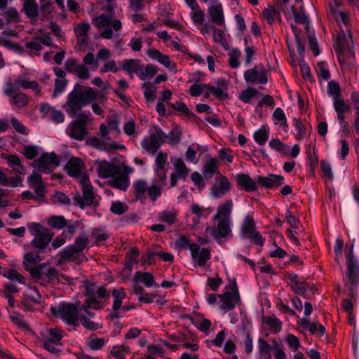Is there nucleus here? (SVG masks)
Returning <instances> with one entry per match:
<instances>
[{"instance_id":"1","label":"nucleus","mask_w":359,"mask_h":359,"mask_svg":"<svg viewBox=\"0 0 359 359\" xmlns=\"http://www.w3.org/2000/svg\"><path fill=\"white\" fill-rule=\"evenodd\" d=\"M97 91L90 87H83L77 83L69 93L63 108L67 114L72 117H76L74 121L86 128L88 121V116L81 111L83 107L91 103L97 97Z\"/></svg>"},{"instance_id":"2","label":"nucleus","mask_w":359,"mask_h":359,"mask_svg":"<svg viewBox=\"0 0 359 359\" xmlns=\"http://www.w3.org/2000/svg\"><path fill=\"white\" fill-rule=\"evenodd\" d=\"M353 250V243H352L349 250L346 252L348 282L345 284V286L348 288V295L355 298L358 294L355 287L359 285V265L358 261L354 258Z\"/></svg>"},{"instance_id":"3","label":"nucleus","mask_w":359,"mask_h":359,"mask_svg":"<svg viewBox=\"0 0 359 359\" xmlns=\"http://www.w3.org/2000/svg\"><path fill=\"white\" fill-rule=\"evenodd\" d=\"M50 311L55 317L61 318L68 325H78L79 309L72 303L62 302L58 306H52Z\"/></svg>"},{"instance_id":"4","label":"nucleus","mask_w":359,"mask_h":359,"mask_svg":"<svg viewBox=\"0 0 359 359\" xmlns=\"http://www.w3.org/2000/svg\"><path fill=\"white\" fill-rule=\"evenodd\" d=\"M165 141L166 134L159 126H155L152 130H149V137L144 138L141 144L143 149L151 154H155Z\"/></svg>"},{"instance_id":"5","label":"nucleus","mask_w":359,"mask_h":359,"mask_svg":"<svg viewBox=\"0 0 359 359\" xmlns=\"http://www.w3.org/2000/svg\"><path fill=\"white\" fill-rule=\"evenodd\" d=\"M85 295L86 296V303L88 304V306L98 310L103 307L101 305L100 299L109 298L110 292L104 286L92 284L86 287Z\"/></svg>"},{"instance_id":"6","label":"nucleus","mask_w":359,"mask_h":359,"mask_svg":"<svg viewBox=\"0 0 359 359\" xmlns=\"http://www.w3.org/2000/svg\"><path fill=\"white\" fill-rule=\"evenodd\" d=\"M59 165L60 158L58 156L53 152H45L34 161L32 166L40 172L48 173Z\"/></svg>"},{"instance_id":"7","label":"nucleus","mask_w":359,"mask_h":359,"mask_svg":"<svg viewBox=\"0 0 359 359\" xmlns=\"http://www.w3.org/2000/svg\"><path fill=\"white\" fill-rule=\"evenodd\" d=\"M191 258L194 262V265L200 267H204L207 262L210 259V250L207 248H201L198 244L192 243L189 245Z\"/></svg>"},{"instance_id":"8","label":"nucleus","mask_w":359,"mask_h":359,"mask_svg":"<svg viewBox=\"0 0 359 359\" xmlns=\"http://www.w3.org/2000/svg\"><path fill=\"white\" fill-rule=\"evenodd\" d=\"M217 222L216 226H208L205 232L210 233L217 241L220 242L222 238H226L230 233V220L229 219H214Z\"/></svg>"},{"instance_id":"9","label":"nucleus","mask_w":359,"mask_h":359,"mask_svg":"<svg viewBox=\"0 0 359 359\" xmlns=\"http://www.w3.org/2000/svg\"><path fill=\"white\" fill-rule=\"evenodd\" d=\"M60 258L58 262L60 264L66 262H72L77 264H79L87 260V258L83 253H79L76 251L72 245H68L64 248L59 252Z\"/></svg>"},{"instance_id":"10","label":"nucleus","mask_w":359,"mask_h":359,"mask_svg":"<svg viewBox=\"0 0 359 359\" xmlns=\"http://www.w3.org/2000/svg\"><path fill=\"white\" fill-rule=\"evenodd\" d=\"M231 184L224 175L216 178L215 183L210 188V193L214 198H220L225 196L231 189Z\"/></svg>"},{"instance_id":"11","label":"nucleus","mask_w":359,"mask_h":359,"mask_svg":"<svg viewBox=\"0 0 359 359\" xmlns=\"http://www.w3.org/2000/svg\"><path fill=\"white\" fill-rule=\"evenodd\" d=\"M29 186L34 189L36 193L35 201L41 203L45 197V186L40 175L32 172L27 178Z\"/></svg>"},{"instance_id":"12","label":"nucleus","mask_w":359,"mask_h":359,"mask_svg":"<svg viewBox=\"0 0 359 359\" xmlns=\"http://www.w3.org/2000/svg\"><path fill=\"white\" fill-rule=\"evenodd\" d=\"M29 186L34 189L36 193L35 201L41 203L45 197V186L40 175L32 172L27 178Z\"/></svg>"},{"instance_id":"13","label":"nucleus","mask_w":359,"mask_h":359,"mask_svg":"<svg viewBox=\"0 0 359 359\" xmlns=\"http://www.w3.org/2000/svg\"><path fill=\"white\" fill-rule=\"evenodd\" d=\"M96 171L98 176L101 178L106 179L114 177L120 172L119 167L107 161H100L96 162Z\"/></svg>"},{"instance_id":"14","label":"nucleus","mask_w":359,"mask_h":359,"mask_svg":"<svg viewBox=\"0 0 359 359\" xmlns=\"http://www.w3.org/2000/svg\"><path fill=\"white\" fill-rule=\"evenodd\" d=\"M335 43L337 44L336 52L337 53L338 60L340 63H344L346 58L353 57V53L349 48L348 44L346 42L344 34V36L339 35L336 39Z\"/></svg>"},{"instance_id":"15","label":"nucleus","mask_w":359,"mask_h":359,"mask_svg":"<svg viewBox=\"0 0 359 359\" xmlns=\"http://www.w3.org/2000/svg\"><path fill=\"white\" fill-rule=\"evenodd\" d=\"M88 143L92 147L101 151H111L124 148L123 145L119 144L114 141H107L102 138L100 139L97 137H93L88 139Z\"/></svg>"},{"instance_id":"16","label":"nucleus","mask_w":359,"mask_h":359,"mask_svg":"<svg viewBox=\"0 0 359 359\" xmlns=\"http://www.w3.org/2000/svg\"><path fill=\"white\" fill-rule=\"evenodd\" d=\"M248 240L251 243L259 247H262L265 241L257 229L255 222L252 216L250 215H248Z\"/></svg>"},{"instance_id":"17","label":"nucleus","mask_w":359,"mask_h":359,"mask_svg":"<svg viewBox=\"0 0 359 359\" xmlns=\"http://www.w3.org/2000/svg\"><path fill=\"white\" fill-rule=\"evenodd\" d=\"M53 233L49 230L34 237V238L31 241L30 245L37 250V252H43L53 239Z\"/></svg>"},{"instance_id":"18","label":"nucleus","mask_w":359,"mask_h":359,"mask_svg":"<svg viewBox=\"0 0 359 359\" xmlns=\"http://www.w3.org/2000/svg\"><path fill=\"white\" fill-rule=\"evenodd\" d=\"M248 82L265 84L267 82L265 69L262 64L255 65L248 69Z\"/></svg>"},{"instance_id":"19","label":"nucleus","mask_w":359,"mask_h":359,"mask_svg":"<svg viewBox=\"0 0 359 359\" xmlns=\"http://www.w3.org/2000/svg\"><path fill=\"white\" fill-rule=\"evenodd\" d=\"M208 13L212 22L217 25L224 24V16L222 4L217 1H212L211 6L208 9Z\"/></svg>"},{"instance_id":"20","label":"nucleus","mask_w":359,"mask_h":359,"mask_svg":"<svg viewBox=\"0 0 359 359\" xmlns=\"http://www.w3.org/2000/svg\"><path fill=\"white\" fill-rule=\"evenodd\" d=\"M218 297L220 298V308L226 311L232 309L236 303L238 301V292L233 291L226 292L224 294H218Z\"/></svg>"},{"instance_id":"21","label":"nucleus","mask_w":359,"mask_h":359,"mask_svg":"<svg viewBox=\"0 0 359 359\" xmlns=\"http://www.w3.org/2000/svg\"><path fill=\"white\" fill-rule=\"evenodd\" d=\"M257 182L265 188L272 189L282 185L284 177L280 175L269 174L267 177L259 176Z\"/></svg>"},{"instance_id":"22","label":"nucleus","mask_w":359,"mask_h":359,"mask_svg":"<svg viewBox=\"0 0 359 359\" xmlns=\"http://www.w3.org/2000/svg\"><path fill=\"white\" fill-rule=\"evenodd\" d=\"M82 196H76L74 197V204L81 208L86 206H90L93 203L94 194L93 187L82 189Z\"/></svg>"},{"instance_id":"23","label":"nucleus","mask_w":359,"mask_h":359,"mask_svg":"<svg viewBox=\"0 0 359 359\" xmlns=\"http://www.w3.org/2000/svg\"><path fill=\"white\" fill-rule=\"evenodd\" d=\"M67 134L72 139L83 140L87 135L86 128L78 124L77 122L72 121L66 129Z\"/></svg>"},{"instance_id":"24","label":"nucleus","mask_w":359,"mask_h":359,"mask_svg":"<svg viewBox=\"0 0 359 359\" xmlns=\"http://www.w3.org/2000/svg\"><path fill=\"white\" fill-rule=\"evenodd\" d=\"M84 163L81 158L72 157L65 165L67 174L72 177H79Z\"/></svg>"},{"instance_id":"25","label":"nucleus","mask_w":359,"mask_h":359,"mask_svg":"<svg viewBox=\"0 0 359 359\" xmlns=\"http://www.w3.org/2000/svg\"><path fill=\"white\" fill-rule=\"evenodd\" d=\"M147 55L153 60H157L159 63L162 64L170 69H173L175 67V65L170 61L169 56L163 54L157 49H149L147 50Z\"/></svg>"},{"instance_id":"26","label":"nucleus","mask_w":359,"mask_h":359,"mask_svg":"<svg viewBox=\"0 0 359 359\" xmlns=\"http://www.w3.org/2000/svg\"><path fill=\"white\" fill-rule=\"evenodd\" d=\"M90 29V24L87 22L79 24L74 29V33L77 37L78 43L83 46H87L88 32Z\"/></svg>"},{"instance_id":"27","label":"nucleus","mask_w":359,"mask_h":359,"mask_svg":"<svg viewBox=\"0 0 359 359\" xmlns=\"http://www.w3.org/2000/svg\"><path fill=\"white\" fill-rule=\"evenodd\" d=\"M140 60L137 59L125 60L122 63V69L126 72L131 78H133V73L142 75Z\"/></svg>"},{"instance_id":"28","label":"nucleus","mask_w":359,"mask_h":359,"mask_svg":"<svg viewBox=\"0 0 359 359\" xmlns=\"http://www.w3.org/2000/svg\"><path fill=\"white\" fill-rule=\"evenodd\" d=\"M218 171V161L216 158L207 160L202 168V174L205 179H211Z\"/></svg>"},{"instance_id":"29","label":"nucleus","mask_w":359,"mask_h":359,"mask_svg":"<svg viewBox=\"0 0 359 359\" xmlns=\"http://www.w3.org/2000/svg\"><path fill=\"white\" fill-rule=\"evenodd\" d=\"M4 158L13 170L19 175H25V167L22 164L20 158L17 155H6Z\"/></svg>"},{"instance_id":"30","label":"nucleus","mask_w":359,"mask_h":359,"mask_svg":"<svg viewBox=\"0 0 359 359\" xmlns=\"http://www.w3.org/2000/svg\"><path fill=\"white\" fill-rule=\"evenodd\" d=\"M171 161L175 171L174 174H176L180 179L184 180L188 175L189 169L187 167L184 161L180 158H175Z\"/></svg>"},{"instance_id":"31","label":"nucleus","mask_w":359,"mask_h":359,"mask_svg":"<svg viewBox=\"0 0 359 359\" xmlns=\"http://www.w3.org/2000/svg\"><path fill=\"white\" fill-rule=\"evenodd\" d=\"M232 207V201L231 200L226 201L225 203L218 206L217 213L214 216L213 219H229Z\"/></svg>"},{"instance_id":"32","label":"nucleus","mask_w":359,"mask_h":359,"mask_svg":"<svg viewBox=\"0 0 359 359\" xmlns=\"http://www.w3.org/2000/svg\"><path fill=\"white\" fill-rule=\"evenodd\" d=\"M134 189L136 199H144L146 198L149 186L147 182L143 180H139L134 182Z\"/></svg>"},{"instance_id":"33","label":"nucleus","mask_w":359,"mask_h":359,"mask_svg":"<svg viewBox=\"0 0 359 359\" xmlns=\"http://www.w3.org/2000/svg\"><path fill=\"white\" fill-rule=\"evenodd\" d=\"M177 212L175 210H163L158 214V220L171 226L177 221Z\"/></svg>"},{"instance_id":"34","label":"nucleus","mask_w":359,"mask_h":359,"mask_svg":"<svg viewBox=\"0 0 359 359\" xmlns=\"http://www.w3.org/2000/svg\"><path fill=\"white\" fill-rule=\"evenodd\" d=\"M135 278L136 280L143 283L146 287H158V285L154 283V278L151 273L137 271L135 274Z\"/></svg>"},{"instance_id":"35","label":"nucleus","mask_w":359,"mask_h":359,"mask_svg":"<svg viewBox=\"0 0 359 359\" xmlns=\"http://www.w3.org/2000/svg\"><path fill=\"white\" fill-rule=\"evenodd\" d=\"M18 83L20 84V88L23 89H32L33 91L37 94H41V87L38 84V83L35 81H30L27 78L24 76H18Z\"/></svg>"},{"instance_id":"36","label":"nucleus","mask_w":359,"mask_h":359,"mask_svg":"<svg viewBox=\"0 0 359 359\" xmlns=\"http://www.w3.org/2000/svg\"><path fill=\"white\" fill-rule=\"evenodd\" d=\"M23 8L30 18H35L39 15V7L35 0H24Z\"/></svg>"},{"instance_id":"37","label":"nucleus","mask_w":359,"mask_h":359,"mask_svg":"<svg viewBox=\"0 0 359 359\" xmlns=\"http://www.w3.org/2000/svg\"><path fill=\"white\" fill-rule=\"evenodd\" d=\"M109 184L114 188L126 191L129 187L130 182L128 176L121 175L114 177L109 182Z\"/></svg>"},{"instance_id":"38","label":"nucleus","mask_w":359,"mask_h":359,"mask_svg":"<svg viewBox=\"0 0 359 359\" xmlns=\"http://www.w3.org/2000/svg\"><path fill=\"white\" fill-rule=\"evenodd\" d=\"M1 274L11 280H15L20 284H25V278L13 269H4Z\"/></svg>"},{"instance_id":"39","label":"nucleus","mask_w":359,"mask_h":359,"mask_svg":"<svg viewBox=\"0 0 359 359\" xmlns=\"http://www.w3.org/2000/svg\"><path fill=\"white\" fill-rule=\"evenodd\" d=\"M114 298L113 309H121L123 299L126 298V294L122 287L114 289L111 292Z\"/></svg>"},{"instance_id":"40","label":"nucleus","mask_w":359,"mask_h":359,"mask_svg":"<svg viewBox=\"0 0 359 359\" xmlns=\"http://www.w3.org/2000/svg\"><path fill=\"white\" fill-rule=\"evenodd\" d=\"M262 15L264 20H266L268 23L271 25L273 22L275 18H280V9L278 7H269L263 11Z\"/></svg>"},{"instance_id":"41","label":"nucleus","mask_w":359,"mask_h":359,"mask_svg":"<svg viewBox=\"0 0 359 359\" xmlns=\"http://www.w3.org/2000/svg\"><path fill=\"white\" fill-rule=\"evenodd\" d=\"M90 241L86 234H81L76 238L74 242L71 245L79 253H82L83 250L89 245Z\"/></svg>"},{"instance_id":"42","label":"nucleus","mask_w":359,"mask_h":359,"mask_svg":"<svg viewBox=\"0 0 359 359\" xmlns=\"http://www.w3.org/2000/svg\"><path fill=\"white\" fill-rule=\"evenodd\" d=\"M20 89V84L18 83V76L13 79H8L5 88L4 89V93L7 96H11L15 92Z\"/></svg>"},{"instance_id":"43","label":"nucleus","mask_w":359,"mask_h":359,"mask_svg":"<svg viewBox=\"0 0 359 359\" xmlns=\"http://www.w3.org/2000/svg\"><path fill=\"white\" fill-rule=\"evenodd\" d=\"M41 261V258L39 252H27L23 257V265L26 268L27 266H33Z\"/></svg>"},{"instance_id":"44","label":"nucleus","mask_w":359,"mask_h":359,"mask_svg":"<svg viewBox=\"0 0 359 359\" xmlns=\"http://www.w3.org/2000/svg\"><path fill=\"white\" fill-rule=\"evenodd\" d=\"M10 102L16 107H24L28 104L29 97L25 93H17L13 95Z\"/></svg>"},{"instance_id":"45","label":"nucleus","mask_w":359,"mask_h":359,"mask_svg":"<svg viewBox=\"0 0 359 359\" xmlns=\"http://www.w3.org/2000/svg\"><path fill=\"white\" fill-rule=\"evenodd\" d=\"M298 9H299V11L295 8L294 6H291V11L295 22L302 25H307L308 18L304 13L303 6L301 5Z\"/></svg>"},{"instance_id":"46","label":"nucleus","mask_w":359,"mask_h":359,"mask_svg":"<svg viewBox=\"0 0 359 359\" xmlns=\"http://www.w3.org/2000/svg\"><path fill=\"white\" fill-rule=\"evenodd\" d=\"M67 219L63 216H52L48 220V224L53 228L62 229L67 226Z\"/></svg>"},{"instance_id":"47","label":"nucleus","mask_w":359,"mask_h":359,"mask_svg":"<svg viewBox=\"0 0 359 359\" xmlns=\"http://www.w3.org/2000/svg\"><path fill=\"white\" fill-rule=\"evenodd\" d=\"M269 146L271 149L280 152L285 155H287L290 151L289 146L283 143L279 139H272L269 142Z\"/></svg>"},{"instance_id":"48","label":"nucleus","mask_w":359,"mask_h":359,"mask_svg":"<svg viewBox=\"0 0 359 359\" xmlns=\"http://www.w3.org/2000/svg\"><path fill=\"white\" fill-rule=\"evenodd\" d=\"M141 72L142 74H138V77L142 80H146L153 77L157 73V68L152 65H147L145 67L142 65Z\"/></svg>"},{"instance_id":"49","label":"nucleus","mask_w":359,"mask_h":359,"mask_svg":"<svg viewBox=\"0 0 359 359\" xmlns=\"http://www.w3.org/2000/svg\"><path fill=\"white\" fill-rule=\"evenodd\" d=\"M83 327L89 330L95 331L102 327V324L91 321L88 317L80 313L79 316Z\"/></svg>"},{"instance_id":"50","label":"nucleus","mask_w":359,"mask_h":359,"mask_svg":"<svg viewBox=\"0 0 359 359\" xmlns=\"http://www.w3.org/2000/svg\"><path fill=\"white\" fill-rule=\"evenodd\" d=\"M333 105L336 113H346L350 110V106L346 104L341 97H333Z\"/></svg>"},{"instance_id":"51","label":"nucleus","mask_w":359,"mask_h":359,"mask_svg":"<svg viewBox=\"0 0 359 359\" xmlns=\"http://www.w3.org/2000/svg\"><path fill=\"white\" fill-rule=\"evenodd\" d=\"M263 320L265 324L267 325L275 333H277L280 330L282 323L277 318L269 316L264 318Z\"/></svg>"},{"instance_id":"52","label":"nucleus","mask_w":359,"mask_h":359,"mask_svg":"<svg viewBox=\"0 0 359 359\" xmlns=\"http://www.w3.org/2000/svg\"><path fill=\"white\" fill-rule=\"evenodd\" d=\"M253 137L258 144L263 145L268 140L269 134L266 128L264 126H262L260 129H259L254 133Z\"/></svg>"},{"instance_id":"53","label":"nucleus","mask_w":359,"mask_h":359,"mask_svg":"<svg viewBox=\"0 0 359 359\" xmlns=\"http://www.w3.org/2000/svg\"><path fill=\"white\" fill-rule=\"evenodd\" d=\"M49 334V337L43 339V341H49L53 344H60L62 338L61 331L57 328H53L50 330Z\"/></svg>"},{"instance_id":"54","label":"nucleus","mask_w":359,"mask_h":359,"mask_svg":"<svg viewBox=\"0 0 359 359\" xmlns=\"http://www.w3.org/2000/svg\"><path fill=\"white\" fill-rule=\"evenodd\" d=\"M27 227L31 234L34 237L49 231V229L44 228L41 224L36 222L28 223Z\"/></svg>"},{"instance_id":"55","label":"nucleus","mask_w":359,"mask_h":359,"mask_svg":"<svg viewBox=\"0 0 359 359\" xmlns=\"http://www.w3.org/2000/svg\"><path fill=\"white\" fill-rule=\"evenodd\" d=\"M182 131L179 128H175L169 132V133L166 134V140H169L170 144L172 145H177L181 140L182 138Z\"/></svg>"},{"instance_id":"56","label":"nucleus","mask_w":359,"mask_h":359,"mask_svg":"<svg viewBox=\"0 0 359 359\" xmlns=\"http://www.w3.org/2000/svg\"><path fill=\"white\" fill-rule=\"evenodd\" d=\"M22 154L27 159H34L39 154V148L35 145H25Z\"/></svg>"},{"instance_id":"57","label":"nucleus","mask_w":359,"mask_h":359,"mask_svg":"<svg viewBox=\"0 0 359 359\" xmlns=\"http://www.w3.org/2000/svg\"><path fill=\"white\" fill-rule=\"evenodd\" d=\"M206 90L220 100H224L228 97L227 94L222 89L212 86L210 84H207Z\"/></svg>"},{"instance_id":"58","label":"nucleus","mask_w":359,"mask_h":359,"mask_svg":"<svg viewBox=\"0 0 359 359\" xmlns=\"http://www.w3.org/2000/svg\"><path fill=\"white\" fill-rule=\"evenodd\" d=\"M162 187L156 184H152L149 186V192L147 196L152 201L157 200L158 197L161 196L162 193Z\"/></svg>"},{"instance_id":"59","label":"nucleus","mask_w":359,"mask_h":359,"mask_svg":"<svg viewBox=\"0 0 359 359\" xmlns=\"http://www.w3.org/2000/svg\"><path fill=\"white\" fill-rule=\"evenodd\" d=\"M74 74L82 80H87L90 76L88 68L83 64H79Z\"/></svg>"},{"instance_id":"60","label":"nucleus","mask_w":359,"mask_h":359,"mask_svg":"<svg viewBox=\"0 0 359 359\" xmlns=\"http://www.w3.org/2000/svg\"><path fill=\"white\" fill-rule=\"evenodd\" d=\"M93 23L98 28H104L110 25V18L104 15H100L93 19Z\"/></svg>"},{"instance_id":"61","label":"nucleus","mask_w":359,"mask_h":359,"mask_svg":"<svg viewBox=\"0 0 359 359\" xmlns=\"http://www.w3.org/2000/svg\"><path fill=\"white\" fill-rule=\"evenodd\" d=\"M207 84L196 83L189 88L190 95L193 97L201 95L206 90Z\"/></svg>"},{"instance_id":"62","label":"nucleus","mask_w":359,"mask_h":359,"mask_svg":"<svg viewBox=\"0 0 359 359\" xmlns=\"http://www.w3.org/2000/svg\"><path fill=\"white\" fill-rule=\"evenodd\" d=\"M129 351L128 347L122 346L114 347L111 351V353L116 359H124L126 354L129 353Z\"/></svg>"},{"instance_id":"63","label":"nucleus","mask_w":359,"mask_h":359,"mask_svg":"<svg viewBox=\"0 0 359 359\" xmlns=\"http://www.w3.org/2000/svg\"><path fill=\"white\" fill-rule=\"evenodd\" d=\"M241 52L238 49H233L229 54V61L230 65L233 68H236L239 66V59L241 57Z\"/></svg>"},{"instance_id":"64","label":"nucleus","mask_w":359,"mask_h":359,"mask_svg":"<svg viewBox=\"0 0 359 359\" xmlns=\"http://www.w3.org/2000/svg\"><path fill=\"white\" fill-rule=\"evenodd\" d=\"M54 203H58L60 205H69L70 198L62 191H55L53 195Z\"/></svg>"}]
</instances>
